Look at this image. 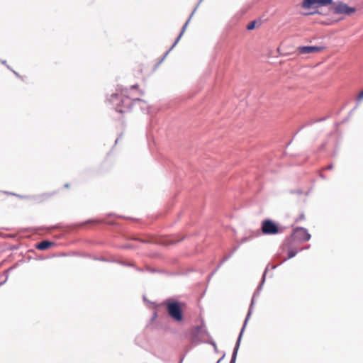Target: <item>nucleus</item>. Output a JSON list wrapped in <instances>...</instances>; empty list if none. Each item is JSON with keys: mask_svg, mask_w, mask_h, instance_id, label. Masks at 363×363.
<instances>
[{"mask_svg": "<svg viewBox=\"0 0 363 363\" xmlns=\"http://www.w3.org/2000/svg\"><path fill=\"white\" fill-rule=\"evenodd\" d=\"M332 1H302L300 5V13L302 15H313L328 13L351 15L356 11L354 7H350L345 4L337 6L332 5Z\"/></svg>", "mask_w": 363, "mask_h": 363, "instance_id": "f257e3e1", "label": "nucleus"}, {"mask_svg": "<svg viewBox=\"0 0 363 363\" xmlns=\"http://www.w3.org/2000/svg\"><path fill=\"white\" fill-rule=\"evenodd\" d=\"M166 306L168 314L173 320L177 322L183 320V313L180 303L177 301L167 302Z\"/></svg>", "mask_w": 363, "mask_h": 363, "instance_id": "f03ea898", "label": "nucleus"}, {"mask_svg": "<svg viewBox=\"0 0 363 363\" xmlns=\"http://www.w3.org/2000/svg\"><path fill=\"white\" fill-rule=\"evenodd\" d=\"M261 230L264 235H276L281 232L277 224L269 219L264 220L262 222Z\"/></svg>", "mask_w": 363, "mask_h": 363, "instance_id": "7ed1b4c3", "label": "nucleus"}, {"mask_svg": "<svg viewBox=\"0 0 363 363\" xmlns=\"http://www.w3.org/2000/svg\"><path fill=\"white\" fill-rule=\"evenodd\" d=\"M292 237L294 240L302 242L308 241L311 239V235L303 228H297L294 230Z\"/></svg>", "mask_w": 363, "mask_h": 363, "instance_id": "20e7f679", "label": "nucleus"}, {"mask_svg": "<svg viewBox=\"0 0 363 363\" xmlns=\"http://www.w3.org/2000/svg\"><path fill=\"white\" fill-rule=\"evenodd\" d=\"M323 50V47L321 46H300L297 48V52L299 55L319 52Z\"/></svg>", "mask_w": 363, "mask_h": 363, "instance_id": "39448f33", "label": "nucleus"}, {"mask_svg": "<svg viewBox=\"0 0 363 363\" xmlns=\"http://www.w3.org/2000/svg\"><path fill=\"white\" fill-rule=\"evenodd\" d=\"M123 96H125L126 99L125 100L122 99V101L123 103H125V106L128 108L131 106V101H130V98L132 99V100H139V99L138 97H133L130 93L129 91H124L123 93Z\"/></svg>", "mask_w": 363, "mask_h": 363, "instance_id": "423d86ee", "label": "nucleus"}, {"mask_svg": "<svg viewBox=\"0 0 363 363\" xmlns=\"http://www.w3.org/2000/svg\"><path fill=\"white\" fill-rule=\"evenodd\" d=\"M52 245H53V242L48 241V240H44V241L39 242L36 245V248L39 250H45Z\"/></svg>", "mask_w": 363, "mask_h": 363, "instance_id": "0eeeda50", "label": "nucleus"}, {"mask_svg": "<svg viewBox=\"0 0 363 363\" xmlns=\"http://www.w3.org/2000/svg\"><path fill=\"white\" fill-rule=\"evenodd\" d=\"M189 21L190 19L187 20V21L185 23V24L184 25L182 29V31L181 33H179L177 39L176 40L174 44V46L179 42V40H180L181 37L182 36V35L184 34V33L185 32L186 28H187V26L189 23Z\"/></svg>", "mask_w": 363, "mask_h": 363, "instance_id": "6e6552de", "label": "nucleus"}, {"mask_svg": "<svg viewBox=\"0 0 363 363\" xmlns=\"http://www.w3.org/2000/svg\"><path fill=\"white\" fill-rule=\"evenodd\" d=\"M257 21H252L250 22L247 26V29L249 30H253L256 27Z\"/></svg>", "mask_w": 363, "mask_h": 363, "instance_id": "1a4fd4ad", "label": "nucleus"}, {"mask_svg": "<svg viewBox=\"0 0 363 363\" xmlns=\"http://www.w3.org/2000/svg\"><path fill=\"white\" fill-rule=\"evenodd\" d=\"M297 254V250H291L288 252V259H291L294 257H295Z\"/></svg>", "mask_w": 363, "mask_h": 363, "instance_id": "9d476101", "label": "nucleus"}, {"mask_svg": "<svg viewBox=\"0 0 363 363\" xmlns=\"http://www.w3.org/2000/svg\"><path fill=\"white\" fill-rule=\"evenodd\" d=\"M176 242L177 241H174L173 240L166 239L165 240L162 241L161 243L164 244V245H169V244H172V243H174Z\"/></svg>", "mask_w": 363, "mask_h": 363, "instance_id": "9b49d317", "label": "nucleus"}, {"mask_svg": "<svg viewBox=\"0 0 363 363\" xmlns=\"http://www.w3.org/2000/svg\"><path fill=\"white\" fill-rule=\"evenodd\" d=\"M357 99L359 101H361L363 99V90L361 92H359V94H358Z\"/></svg>", "mask_w": 363, "mask_h": 363, "instance_id": "f8f14e48", "label": "nucleus"}, {"mask_svg": "<svg viewBox=\"0 0 363 363\" xmlns=\"http://www.w3.org/2000/svg\"><path fill=\"white\" fill-rule=\"evenodd\" d=\"M138 89V85L136 84V85H133L131 86V89Z\"/></svg>", "mask_w": 363, "mask_h": 363, "instance_id": "ddd939ff", "label": "nucleus"}, {"mask_svg": "<svg viewBox=\"0 0 363 363\" xmlns=\"http://www.w3.org/2000/svg\"><path fill=\"white\" fill-rule=\"evenodd\" d=\"M332 168H333L332 165H328L326 169H331Z\"/></svg>", "mask_w": 363, "mask_h": 363, "instance_id": "4468645a", "label": "nucleus"}, {"mask_svg": "<svg viewBox=\"0 0 363 363\" xmlns=\"http://www.w3.org/2000/svg\"><path fill=\"white\" fill-rule=\"evenodd\" d=\"M117 110H118V111H119V112H121V113L124 112V110L121 109V108H118V109H117Z\"/></svg>", "mask_w": 363, "mask_h": 363, "instance_id": "2eb2a0df", "label": "nucleus"}, {"mask_svg": "<svg viewBox=\"0 0 363 363\" xmlns=\"http://www.w3.org/2000/svg\"><path fill=\"white\" fill-rule=\"evenodd\" d=\"M300 219H304V216H303V215H301V216H300Z\"/></svg>", "mask_w": 363, "mask_h": 363, "instance_id": "dca6fc26", "label": "nucleus"}, {"mask_svg": "<svg viewBox=\"0 0 363 363\" xmlns=\"http://www.w3.org/2000/svg\"><path fill=\"white\" fill-rule=\"evenodd\" d=\"M139 92H140V95L143 94V92L140 90H139Z\"/></svg>", "mask_w": 363, "mask_h": 363, "instance_id": "f3484780", "label": "nucleus"}]
</instances>
